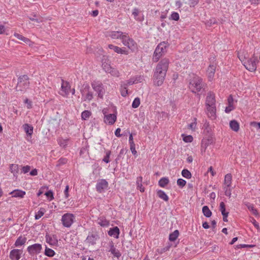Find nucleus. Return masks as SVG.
Masks as SVG:
<instances>
[{"label": "nucleus", "mask_w": 260, "mask_h": 260, "mask_svg": "<svg viewBox=\"0 0 260 260\" xmlns=\"http://www.w3.org/2000/svg\"><path fill=\"white\" fill-rule=\"evenodd\" d=\"M46 242L48 244H49L50 245H52V246L56 245L58 243V240L54 236L51 237L49 235H46Z\"/></svg>", "instance_id": "nucleus-28"}, {"label": "nucleus", "mask_w": 260, "mask_h": 260, "mask_svg": "<svg viewBox=\"0 0 260 260\" xmlns=\"http://www.w3.org/2000/svg\"><path fill=\"white\" fill-rule=\"evenodd\" d=\"M169 60L163 58L157 64L153 74V83L157 86H161L165 80L168 71Z\"/></svg>", "instance_id": "nucleus-1"}, {"label": "nucleus", "mask_w": 260, "mask_h": 260, "mask_svg": "<svg viewBox=\"0 0 260 260\" xmlns=\"http://www.w3.org/2000/svg\"><path fill=\"white\" fill-rule=\"evenodd\" d=\"M23 250L19 249H14L10 251L9 257L11 260H19L22 254Z\"/></svg>", "instance_id": "nucleus-16"}, {"label": "nucleus", "mask_w": 260, "mask_h": 260, "mask_svg": "<svg viewBox=\"0 0 260 260\" xmlns=\"http://www.w3.org/2000/svg\"><path fill=\"white\" fill-rule=\"evenodd\" d=\"M69 141V138L63 139L61 137L58 138L57 140L58 145L63 148H66L68 146Z\"/></svg>", "instance_id": "nucleus-30"}, {"label": "nucleus", "mask_w": 260, "mask_h": 260, "mask_svg": "<svg viewBox=\"0 0 260 260\" xmlns=\"http://www.w3.org/2000/svg\"><path fill=\"white\" fill-rule=\"evenodd\" d=\"M140 13L139 10L137 8H135L133 10L132 12V15L134 16V17L135 19L138 21L142 22L144 20L143 16L140 17L139 16V14Z\"/></svg>", "instance_id": "nucleus-26"}, {"label": "nucleus", "mask_w": 260, "mask_h": 260, "mask_svg": "<svg viewBox=\"0 0 260 260\" xmlns=\"http://www.w3.org/2000/svg\"><path fill=\"white\" fill-rule=\"evenodd\" d=\"M253 247L252 245L248 244H239L236 246V248L238 249L243 248H250Z\"/></svg>", "instance_id": "nucleus-61"}, {"label": "nucleus", "mask_w": 260, "mask_h": 260, "mask_svg": "<svg viewBox=\"0 0 260 260\" xmlns=\"http://www.w3.org/2000/svg\"><path fill=\"white\" fill-rule=\"evenodd\" d=\"M189 87L192 92L200 91L203 88L202 79L198 76H194L190 81Z\"/></svg>", "instance_id": "nucleus-3"}, {"label": "nucleus", "mask_w": 260, "mask_h": 260, "mask_svg": "<svg viewBox=\"0 0 260 260\" xmlns=\"http://www.w3.org/2000/svg\"><path fill=\"white\" fill-rule=\"evenodd\" d=\"M44 254L48 257H53L55 254V252L53 249L46 246Z\"/></svg>", "instance_id": "nucleus-42"}, {"label": "nucleus", "mask_w": 260, "mask_h": 260, "mask_svg": "<svg viewBox=\"0 0 260 260\" xmlns=\"http://www.w3.org/2000/svg\"><path fill=\"white\" fill-rule=\"evenodd\" d=\"M125 33L121 31H110L107 32L106 36L110 37L112 39H120L122 41Z\"/></svg>", "instance_id": "nucleus-15"}, {"label": "nucleus", "mask_w": 260, "mask_h": 260, "mask_svg": "<svg viewBox=\"0 0 260 260\" xmlns=\"http://www.w3.org/2000/svg\"><path fill=\"white\" fill-rule=\"evenodd\" d=\"M228 105V106L226 107L225 109V112L226 113H229L230 112H231L234 109V107L233 105Z\"/></svg>", "instance_id": "nucleus-58"}, {"label": "nucleus", "mask_w": 260, "mask_h": 260, "mask_svg": "<svg viewBox=\"0 0 260 260\" xmlns=\"http://www.w3.org/2000/svg\"><path fill=\"white\" fill-rule=\"evenodd\" d=\"M121 41L124 46H126L132 51H135L137 48V43L132 38L128 36L127 33H125Z\"/></svg>", "instance_id": "nucleus-8"}, {"label": "nucleus", "mask_w": 260, "mask_h": 260, "mask_svg": "<svg viewBox=\"0 0 260 260\" xmlns=\"http://www.w3.org/2000/svg\"><path fill=\"white\" fill-rule=\"evenodd\" d=\"M143 178L142 176H139L137 178L136 185L137 188L139 189L141 192H143L145 191V188L142 185Z\"/></svg>", "instance_id": "nucleus-29"}, {"label": "nucleus", "mask_w": 260, "mask_h": 260, "mask_svg": "<svg viewBox=\"0 0 260 260\" xmlns=\"http://www.w3.org/2000/svg\"><path fill=\"white\" fill-rule=\"evenodd\" d=\"M128 85L123 81H121L120 83V91L121 96L125 97L128 94L127 87Z\"/></svg>", "instance_id": "nucleus-21"}, {"label": "nucleus", "mask_w": 260, "mask_h": 260, "mask_svg": "<svg viewBox=\"0 0 260 260\" xmlns=\"http://www.w3.org/2000/svg\"><path fill=\"white\" fill-rule=\"evenodd\" d=\"M128 86L135 84V81H134L133 78L132 77L126 81H123Z\"/></svg>", "instance_id": "nucleus-63"}, {"label": "nucleus", "mask_w": 260, "mask_h": 260, "mask_svg": "<svg viewBox=\"0 0 260 260\" xmlns=\"http://www.w3.org/2000/svg\"><path fill=\"white\" fill-rule=\"evenodd\" d=\"M91 86L98 95V97L103 99L105 93V89L103 84L99 81H94L91 83Z\"/></svg>", "instance_id": "nucleus-7"}, {"label": "nucleus", "mask_w": 260, "mask_h": 260, "mask_svg": "<svg viewBox=\"0 0 260 260\" xmlns=\"http://www.w3.org/2000/svg\"><path fill=\"white\" fill-rule=\"evenodd\" d=\"M29 82L28 77L24 75L19 77L17 86V90L25 91L29 87Z\"/></svg>", "instance_id": "nucleus-5"}, {"label": "nucleus", "mask_w": 260, "mask_h": 260, "mask_svg": "<svg viewBox=\"0 0 260 260\" xmlns=\"http://www.w3.org/2000/svg\"><path fill=\"white\" fill-rule=\"evenodd\" d=\"M69 185H67L66 186V187H65V189L64 190V198L66 199H68L70 196V194L69 193Z\"/></svg>", "instance_id": "nucleus-59"}, {"label": "nucleus", "mask_w": 260, "mask_h": 260, "mask_svg": "<svg viewBox=\"0 0 260 260\" xmlns=\"http://www.w3.org/2000/svg\"><path fill=\"white\" fill-rule=\"evenodd\" d=\"M250 221L258 231L260 230V226L259 223L256 221V220L254 218H251L250 219Z\"/></svg>", "instance_id": "nucleus-56"}, {"label": "nucleus", "mask_w": 260, "mask_h": 260, "mask_svg": "<svg viewBox=\"0 0 260 260\" xmlns=\"http://www.w3.org/2000/svg\"><path fill=\"white\" fill-rule=\"evenodd\" d=\"M199 2V0H189L190 7H194Z\"/></svg>", "instance_id": "nucleus-64"}, {"label": "nucleus", "mask_w": 260, "mask_h": 260, "mask_svg": "<svg viewBox=\"0 0 260 260\" xmlns=\"http://www.w3.org/2000/svg\"><path fill=\"white\" fill-rule=\"evenodd\" d=\"M100 239L99 235L96 233H91L87 236L85 242L89 245H94L96 244V241Z\"/></svg>", "instance_id": "nucleus-13"}, {"label": "nucleus", "mask_w": 260, "mask_h": 260, "mask_svg": "<svg viewBox=\"0 0 260 260\" xmlns=\"http://www.w3.org/2000/svg\"><path fill=\"white\" fill-rule=\"evenodd\" d=\"M45 209L43 208H40L39 210L35 213V218L36 220L39 219L41 217H42L45 212Z\"/></svg>", "instance_id": "nucleus-43"}, {"label": "nucleus", "mask_w": 260, "mask_h": 260, "mask_svg": "<svg viewBox=\"0 0 260 260\" xmlns=\"http://www.w3.org/2000/svg\"><path fill=\"white\" fill-rule=\"evenodd\" d=\"M179 233L178 230H175L173 233H171L169 235V240L171 241H175L178 237Z\"/></svg>", "instance_id": "nucleus-41"}, {"label": "nucleus", "mask_w": 260, "mask_h": 260, "mask_svg": "<svg viewBox=\"0 0 260 260\" xmlns=\"http://www.w3.org/2000/svg\"><path fill=\"white\" fill-rule=\"evenodd\" d=\"M182 176L186 178L190 179L191 177V173L187 169H183L181 172Z\"/></svg>", "instance_id": "nucleus-46"}, {"label": "nucleus", "mask_w": 260, "mask_h": 260, "mask_svg": "<svg viewBox=\"0 0 260 260\" xmlns=\"http://www.w3.org/2000/svg\"><path fill=\"white\" fill-rule=\"evenodd\" d=\"M102 67L103 70L107 73H108L112 68L109 64L106 62H104L102 64Z\"/></svg>", "instance_id": "nucleus-55"}, {"label": "nucleus", "mask_w": 260, "mask_h": 260, "mask_svg": "<svg viewBox=\"0 0 260 260\" xmlns=\"http://www.w3.org/2000/svg\"><path fill=\"white\" fill-rule=\"evenodd\" d=\"M169 46L168 42H160L156 47L153 53V59L154 61L157 62L167 51V49Z\"/></svg>", "instance_id": "nucleus-2"}, {"label": "nucleus", "mask_w": 260, "mask_h": 260, "mask_svg": "<svg viewBox=\"0 0 260 260\" xmlns=\"http://www.w3.org/2000/svg\"><path fill=\"white\" fill-rule=\"evenodd\" d=\"M140 104V100L139 98H136L134 100L133 103H132V107L133 108H138Z\"/></svg>", "instance_id": "nucleus-53"}, {"label": "nucleus", "mask_w": 260, "mask_h": 260, "mask_svg": "<svg viewBox=\"0 0 260 260\" xmlns=\"http://www.w3.org/2000/svg\"><path fill=\"white\" fill-rule=\"evenodd\" d=\"M183 140L186 143L191 142L193 141V137L191 135L186 136L184 134L182 135Z\"/></svg>", "instance_id": "nucleus-48"}, {"label": "nucleus", "mask_w": 260, "mask_h": 260, "mask_svg": "<svg viewBox=\"0 0 260 260\" xmlns=\"http://www.w3.org/2000/svg\"><path fill=\"white\" fill-rule=\"evenodd\" d=\"M14 36L17 38L18 39L21 40V41H23L24 42H25L26 44H30L31 41L30 40L27 38H25L24 37H23L22 35L19 34H18L17 32H15L14 34Z\"/></svg>", "instance_id": "nucleus-35"}, {"label": "nucleus", "mask_w": 260, "mask_h": 260, "mask_svg": "<svg viewBox=\"0 0 260 260\" xmlns=\"http://www.w3.org/2000/svg\"><path fill=\"white\" fill-rule=\"evenodd\" d=\"M91 113L88 110H85L81 113V118L83 120H86L91 116Z\"/></svg>", "instance_id": "nucleus-45"}, {"label": "nucleus", "mask_w": 260, "mask_h": 260, "mask_svg": "<svg viewBox=\"0 0 260 260\" xmlns=\"http://www.w3.org/2000/svg\"><path fill=\"white\" fill-rule=\"evenodd\" d=\"M219 210H220L222 215L224 214H226V213H229V212L226 211V210H225V205L224 203L223 202H221L220 203V205H219Z\"/></svg>", "instance_id": "nucleus-49"}, {"label": "nucleus", "mask_w": 260, "mask_h": 260, "mask_svg": "<svg viewBox=\"0 0 260 260\" xmlns=\"http://www.w3.org/2000/svg\"><path fill=\"white\" fill-rule=\"evenodd\" d=\"M108 187V182L106 180L102 179L98 180L96 184L95 185V188L96 191L99 193H103L107 189Z\"/></svg>", "instance_id": "nucleus-10"}, {"label": "nucleus", "mask_w": 260, "mask_h": 260, "mask_svg": "<svg viewBox=\"0 0 260 260\" xmlns=\"http://www.w3.org/2000/svg\"><path fill=\"white\" fill-rule=\"evenodd\" d=\"M108 48L110 49L113 50L115 52H116L118 54H127V51L121 48H120L118 46H114L112 44H109L108 45Z\"/></svg>", "instance_id": "nucleus-23"}, {"label": "nucleus", "mask_w": 260, "mask_h": 260, "mask_svg": "<svg viewBox=\"0 0 260 260\" xmlns=\"http://www.w3.org/2000/svg\"><path fill=\"white\" fill-rule=\"evenodd\" d=\"M45 194L49 199V201H52L54 199L53 193L51 190L47 191Z\"/></svg>", "instance_id": "nucleus-57"}, {"label": "nucleus", "mask_w": 260, "mask_h": 260, "mask_svg": "<svg viewBox=\"0 0 260 260\" xmlns=\"http://www.w3.org/2000/svg\"><path fill=\"white\" fill-rule=\"evenodd\" d=\"M170 19L178 21L179 19V15L177 12H173L170 17Z\"/></svg>", "instance_id": "nucleus-50"}, {"label": "nucleus", "mask_w": 260, "mask_h": 260, "mask_svg": "<svg viewBox=\"0 0 260 260\" xmlns=\"http://www.w3.org/2000/svg\"><path fill=\"white\" fill-rule=\"evenodd\" d=\"M42 250V246L41 244L35 243L29 245L27 248V251L28 253L31 255H36L41 253Z\"/></svg>", "instance_id": "nucleus-9"}, {"label": "nucleus", "mask_w": 260, "mask_h": 260, "mask_svg": "<svg viewBox=\"0 0 260 260\" xmlns=\"http://www.w3.org/2000/svg\"><path fill=\"white\" fill-rule=\"evenodd\" d=\"M133 78L134 79V81H135V84L141 83L144 80V76L142 75H137V76L133 77Z\"/></svg>", "instance_id": "nucleus-47"}, {"label": "nucleus", "mask_w": 260, "mask_h": 260, "mask_svg": "<svg viewBox=\"0 0 260 260\" xmlns=\"http://www.w3.org/2000/svg\"><path fill=\"white\" fill-rule=\"evenodd\" d=\"M30 170V167L26 165L22 168V172L24 174L28 173Z\"/></svg>", "instance_id": "nucleus-62"}, {"label": "nucleus", "mask_w": 260, "mask_h": 260, "mask_svg": "<svg viewBox=\"0 0 260 260\" xmlns=\"http://www.w3.org/2000/svg\"><path fill=\"white\" fill-rule=\"evenodd\" d=\"M26 238L23 237L22 236H19L15 241L14 245L16 247H19L22 245H24L26 241Z\"/></svg>", "instance_id": "nucleus-25"}, {"label": "nucleus", "mask_w": 260, "mask_h": 260, "mask_svg": "<svg viewBox=\"0 0 260 260\" xmlns=\"http://www.w3.org/2000/svg\"><path fill=\"white\" fill-rule=\"evenodd\" d=\"M98 224L103 227H107L109 225V221L105 217H101L98 219Z\"/></svg>", "instance_id": "nucleus-34"}, {"label": "nucleus", "mask_w": 260, "mask_h": 260, "mask_svg": "<svg viewBox=\"0 0 260 260\" xmlns=\"http://www.w3.org/2000/svg\"><path fill=\"white\" fill-rule=\"evenodd\" d=\"M81 92L84 101H90L93 99V93L90 90L88 85L85 86L84 89L81 90Z\"/></svg>", "instance_id": "nucleus-11"}, {"label": "nucleus", "mask_w": 260, "mask_h": 260, "mask_svg": "<svg viewBox=\"0 0 260 260\" xmlns=\"http://www.w3.org/2000/svg\"><path fill=\"white\" fill-rule=\"evenodd\" d=\"M111 155V151L107 150L106 151V155L103 159V161L106 163H109L110 162V156Z\"/></svg>", "instance_id": "nucleus-51"}, {"label": "nucleus", "mask_w": 260, "mask_h": 260, "mask_svg": "<svg viewBox=\"0 0 260 260\" xmlns=\"http://www.w3.org/2000/svg\"><path fill=\"white\" fill-rule=\"evenodd\" d=\"M158 197L160 198L161 199L165 201H168L169 200V197L168 195L165 193V191L161 190H158L157 192Z\"/></svg>", "instance_id": "nucleus-37"}, {"label": "nucleus", "mask_w": 260, "mask_h": 260, "mask_svg": "<svg viewBox=\"0 0 260 260\" xmlns=\"http://www.w3.org/2000/svg\"><path fill=\"white\" fill-rule=\"evenodd\" d=\"M230 128L235 132H238L239 129V124L235 120H233L230 122Z\"/></svg>", "instance_id": "nucleus-33"}, {"label": "nucleus", "mask_w": 260, "mask_h": 260, "mask_svg": "<svg viewBox=\"0 0 260 260\" xmlns=\"http://www.w3.org/2000/svg\"><path fill=\"white\" fill-rule=\"evenodd\" d=\"M205 106L206 107L216 106L215 95L213 92L209 91L207 93L206 98Z\"/></svg>", "instance_id": "nucleus-12"}, {"label": "nucleus", "mask_w": 260, "mask_h": 260, "mask_svg": "<svg viewBox=\"0 0 260 260\" xmlns=\"http://www.w3.org/2000/svg\"><path fill=\"white\" fill-rule=\"evenodd\" d=\"M108 73H110L111 75L115 77H119L120 75V73L117 70L112 68Z\"/></svg>", "instance_id": "nucleus-52"}, {"label": "nucleus", "mask_w": 260, "mask_h": 260, "mask_svg": "<svg viewBox=\"0 0 260 260\" xmlns=\"http://www.w3.org/2000/svg\"><path fill=\"white\" fill-rule=\"evenodd\" d=\"M169 183V180L167 177H162L158 181V185L161 187H165Z\"/></svg>", "instance_id": "nucleus-38"}, {"label": "nucleus", "mask_w": 260, "mask_h": 260, "mask_svg": "<svg viewBox=\"0 0 260 260\" xmlns=\"http://www.w3.org/2000/svg\"><path fill=\"white\" fill-rule=\"evenodd\" d=\"M75 220V216L70 213L64 214L61 218V223L64 227L69 228L74 223Z\"/></svg>", "instance_id": "nucleus-6"}, {"label": "nucleus", "mask_w": 260, "mask_h": 260, "mask_svg": "<svg viewBox=\"0 0 260 260\" xmlns=\"http://www.w3.org/2000/svg\"><path fill=\"white\" fill-rule=\"evenodd\" d=\"M245 205L249 210L250 211L253 215L256 216L258 215V211L256 209L254 208V206L252 204L247 203Z\"/></svg>", "instance_id": "nucleus-40"}, {"label": "nucleus", "mask_w": 260, "mask_h": 260, "mask_svg": "<svg viewBox=\"0 0 260 260\" xmlns=\"http://www.w3.org/2000/svg\"><path fill=\"white\" fill-rule=\"evenodd\" d=\"M186 183V182L185 180L179 178L177 181V185L181 188L183 187Z\"/></svg>", "instance_id": "nucleus-54"}, {"label": "nucleus", "mask_w": 260, "mask_h": 260, "mask_svg": "<svg viewBox=\"0 0 260 260\" xmlns=\"http://www.w3.org/2000/svg\"><path fill=\"white\" fill-rule=\"evenodd\" d=\"M232 176L230 173L227 174L224 176L223 184L226 186H232Z\"/></svg>", "instance_id": "nucleus-32"}, {"label": "nucleus", "mask_w": 260, "mask_h": 260, "mask_svg": "<svg viewBox=\"0 0 260 260\" xmlns=\"http://www.w3.org/2000/svg\"><path fill=\"white\" fill-rule=\"evenodd\" d=\"M216 67V64L212 63L210 64L207 68V75L210 81H211L214 78Z\"/></svg>", "instance_id": "nucleus-19"}, {"label": "nucleus", "mask_w": 260, "mask_h": 260, "mask_svg": "<svg viewBox=\"0 0 260 260\" xmlns=\"http://www.w3.org/2000/svg\"><path fill=\"white\" fill-rule=\"evenodd\" d=\"M71 86L69 82L62 80L60 94L65 97L70 93Z\"/></svg>", "instance_id": "nucleus-14"}, {"label": "nucleus", "mask_w": 260, "mask_h": 260, "mask_svg": "<svg viewBox=\"0 0 260 260\" xmlns=\"http://www.w3.org/2000/svg\"><path fill=\"white\" fill-rule=\"evenodd\" d=\"M109 251L110 252L114 257L117 258L121 256V254L120 251L115 247L113 243L110 244Z\"/></svg>", "instance_id": "nucleus-24"}, {"label": "nucleus", "mask_w": 260, "mask_h": 260, "mask_svg": "<svg viewBox=\"0 0 260 260\" xmlns=\"http://www.w3.org/2000/svg\"><path fill=\"white\" fill-rule=\"evenodd\" d=\"M197 119L196 118H193L192 119V121L188 124V128L190 129L192 131H195L196 129L197 128Z\"/></svg>", "instance_id": "nucleus-44"}, {"label": "nucleus", "mask_w": 260, "mask_h": 260, "mask_svg": "<svg viewBox=\"0 0 260 260\" xmlns=\"http://www.w3.org/2000/svg\"><path fill=\"white\" fill-rule=\"evenodd\" d=\"M206 114L211 119L214 120L216 118V107L214 106H206Z\"/></svg>", "instance_id": "nucleus-17"}, {"label": "nucleus", "mask_w": 260, "mask_h": 260, "mask_svg": "<svg viewBox=\"0 0 260 260\" xmlns=\"http://www.w3.org/2000/svg\"><path fill=\"white\" fill-rule=\"evenodd\" d=\"M117 119L116 114H109L104 117V121L109 125H113Z\"/></svg>", "instance_id": "nucleus-18"}, {"label": "nucleus", "mask_w": 260, "mask_h": 260, "mask_svg": "<svg viewBox=\"0 0 260 260\" xmlns=\"http://www.w3.org/2000/svg\"><path fill=\"white\" fill-rule=\"evenodd\" d=\"M26 192L25 191L18 189H14L10 192V194L12 195V198H18L20 199L23 198Z\"/></svg>", "instance_id": "nucleus-20"}, {"label": "nucleus", "mask_w": 260, "mask_h": 260, "mask_svg": "<svg viewBox=\"0 0 260 260\" xmlns=\"http://www.w3.org/2000/svg\"><path fill=\"white\" fill-rule=\"evenodd\" d=\"M23 128L26 134L29 136H31L33 134L34 127L31 125L25 123L23 125Z\"/></svg>", "instance_id": "nucleus-27"}, {"label": "nucleus", "mask_w": 260, "mask_h": 260, "mask_svg": "<svg viewBox=\"0 0 260 260\" xmlns=\"http://www.w3.org/2000/svg\"><path fill=\"white\" fill-rule=\"evenodd\" d=\"M202 212L204 215L206 217H210L212 215V212L207 206H203L202 208Z\"/></svg>", "instance_id": "nucleus-39"}, {"label": "nucleus", "mask_w": 260, "mask_h": 260, "mask_svg": "<svg viewBox=\"0 0 260 260\" xmlns=\"http://www.w3.org/2000/svg\"><path fill=\"white\" fill-rule=\"evenodd\" d=\"M232 186H226L225 185H223V189L224 191V194L226 196L231 198L232 195Z\"/></svg>", "instance_id": "nucleus-36"}, {"label": "nucleus", "mask_w": 260, "mask_h": 260, "mask_svg": "<svg viewBox=\"0 0 260 260\" xmlns=\"http://www.w3.org/2000/svg\"><path fill=\"white\" fill-rule=\"evenodd\" d=\"M258 62V60L254 56L242 60L243 65L245 68L250 72H254L256 70V63Z\"/></svg>", "instance_id": "nucleus-4"}, {"label": "nucleus", "mask_w": 260, "mask_h": 260, "mask_svg": "<svg viewBox=\"0 0 260 260\" xmlns=\"http://www.w3.org/2000/svg\"><path fill=\"white\" fill-rule=\"evenodd\" d=\"M10 171L13 174L14 177H17L19 172V166L16 164H11L10 166Z\"/></svg>", "instance_id": "nucleus-31"}, {"label": "nucleus", "mask_w": 260, "mask_h": 260, "mask_svg": "<svg viewBox=\"0 0 260 260\" xmlns=\"http://www.w3.org/2000/svg\"><path fill=\"white\" fill-rule=\"evenodd\" d=\"M24 102L26 104L27 109H30L32 108V102L31 101L29 100L28 99H25Z\"/></svg>", "instance_id": "nucleus-60"}, {"label": "nucleus", "mask_w": 260, "mask_h": 260, "mask_svg": "<svg viewBox=\"0 0 260 260\" xmlns=\"http://www.w3.org/2000/svg\"><path fill=\"white\" fill-rule=\"evenodd\" d=\"M120 231L117 226H115L113 228H110L108 232V234L111 236L113 237L116 239L119 238Z\"/></svg>", "instance_id": "nucleus-22"}]
</instances>
